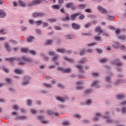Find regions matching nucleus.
<instances>
[{
    "mask_svg": "<svg viewBox=\"0 0 126 126\" xmlns=\"http://www.w3.org/2000/svg\"><path fill=\"white\" fill-rule=\"evenodd\" d=\"M126 105V100H124L123 102L121 103V106L122 107V109L118 108L117 111L121 113L122 115H125L126 114V106H124Z\"/></svg>",
    "mask_w": 126,
    "mask_h": 126,
    "instance_id": "obj_1",
    "label": "nucleus"
},
{
    "mask_svg": "<svg viewBox=\"0 0 126 126\" xmlns=\"http://www.w3.org/2000/svg\"><path fill=\"white\" fill-rule=\"evenodd\" d=\"M19 64L20 65H23L26 63V62H28V63L31 62V59L27 57H23L22 58H21L20 60H19Z\"/></svg>",
    "mask_w": 126,
    "mask_h": 126,
    "instance_id": "obj_2",
    "label": "nucleus"
},
{
    "mask_svg": "<svg viewBox=\"0 0 126 126\" xmlns=\"http://www.w3.org/2000/svg\"><path fill=\"white\" fill-rule=\"evenodd\" d=\"M46 15V13L45 12H34L33 13V17L36 18V17H44Z\"/></svg>",
    "mask_w": 126,
    "mask_h": 126,
    "instance_id": "obj_3",
    "label": "nucleus"
},
{
    "mask_svg": "<svg viewBox=\"0 0 126 126\" xmlns=\"http://www.w3.org/2000/svg\"><path fill=\"white\" fill-rule=\"evenodd\" d=\"M97 10H98L99 12H101V13H103V14H108V13H109V11L101 5L97 7Z\"/></svg>",
    "mask_w": 126,
    "mask_h": 126,
    "instance_id": "obj_4",
    "label": "nucleus"
},
{
    "mask_svg": "<svg viewBox=\"0 0 126 126\" xmlns=\"http://www.w3.org/2000/svg\"><path fill=\"white\" fill-rule=\"evenodd\" d=\"M111 63L114 64H116L117 66H123L124 63L123 62H121V61L119 59H115L114 61H111Z\"/></svg>",
    "mask_w": 126,
    "mask_h": 126,
    "instance_id": "obj_5",
    "label": "nucleus"
},
{
    "mask_svg": "<svg viewBox=\"0 0 126 126\" xmlns=\"http://www.w3.org/2000/svg\"><path fill=\"white\" fill-rule=\"evenodd\" d=\"M58 70H60V71H62L64 73H69L70 72L71 69L68 68H64L63 67H59L58 68Z\"/></svg>",
    "mask_w": 126,
    "mask_h": 126,
    "instance_id": "obj_6",
    "label": "nucleus"
},
{
    "mask_svg": "<svg viewBox=\"0 0 126 126\" xmlns=\"http://www.w3.org/2000/svg\"><path fill=\"white\" fill-rule=\"evenodd\" d=\"M30 80V77L25 76L24 78V80L22 83V85H24V86H26V85H28V84H29Z\"/></svg>",
    "mask_w": 126,
    "mask_h": 126,
    "instance_id": "obj_7",
    "label": "nucleus"
},
{
    "mask_svg": "<svg viewBox=\"0 0 126 126\" xmlns=\"http://www.w3.org/2000/svg\"><path fill=\"white\" fill-rule=\"evenodd\" d=\"M102 116L103 115L100 112L97 113L96 116L94 117L93 121H94V122H98L99 118L102 117Z\"/></svg>",
    "mask_w": 126,
    "mask_h": 126,
    "instance_id": "obj_8",
    "label": "nucleus"
},
{
    "mask_svg": "<svg viewBox=\"0 0 126 126\" xmlns=\"http://www.w3.org/2000/svg\"><path fill=\"white\" fill-rule=\"evenodd\" d=\"M77 68H78L81 73H83L84 70V66L81 64H78L76 65Z\"/></svg>",
    "mask_w": 126,
    "mask_h": 126,
    "instance_id": "obj_9",
    "label": "nucleus"
},
{
    "mask_svg": "<svg viewBox=\"0 0 126 126\" xmlns=\"http://www.w3.org/2000/svg\"><path fill=\"white\" fill-rule=\"evenodd\" d=\"M79 15H80V12L73 14L71 15V18L73 21L75 20V19H76V18H77V17L79 16Z\"/></svg>",
    "mask_w": 126,
    "mask_h": 126,
    "instance_id": "obj_10",
    "label": "nucleus"
},
{
    "mask_svg": "<svg viewBox=\"0 0 126 126\" xmlns=\"http://www.w3.org/2000/svg\"><path fill=\"white\" fill-rule=\"evenodd\" d=\"M5 49H6V50H7L8 52H9V53L11 52V51H12V48H11L10 47V46H9V44H8V43H5Z\"/></svg>",
    "mask_w": 126,
    "mask_h": 126,
    "instance_id": "obj_11",
    "label": "nucleus"
},
{
    "mask_svg": "<svg viewBox=\"0 0 126 126\" xmlns=\"http://www.w3.org/2000/svg\"><path fill=\"white\" fill-rule=\"evenodd\" d=\"M72 27L73 29H75V30H78V29H80V27L79 25L76 23H73L72 24Z\"/></svg>",
    "mask_w": 126,
    "mask_h": 126,
    "instance_id": "obj_12",
    "label": "nucleus"
},
{
    "mask_svg": "<svg viewBox=\"0 0 126 126\" xmlns=\"http://www.w3.org/2000/svg\"><path fill=\"white\" fill-rule=\"evenodd\" d=\"M64 60L69 62V63H74V59L67 57H64Z\"/></svg>",
    "mask_w": 126,
    "mask_h": 126,
    "instance_id": "obj_13",
    "label": "nucleus"
},
{
    "mask_svg": "<svg viewBox=\"0 0 126 126\" xmlns=\"http://www.w3.org/2000/svg\"><path fill=\"white\" fill-rule=\"evenodd\" d=\"M57 52L58 53H61L62 54H65L66 53V49L65 48H61V49H58L57 50Z\"/></svg>",
    "mask_w": 126,
    "mask_h": 126,
    "instance_id": "obj_14",
    "label": "nucleus"
},
{
    "mask_svg": "<svg viewBox=\"0 0 126 126\" xmlns=\"http://www.w3.org/2000/svg\"><path fill=\"white\" fill-rule=\"evenodd\" d=\"M19 3L20 6H22V7H27V4L25 3L24 1L21 0H19Z\"/></svg>",
    "mask_w": 126,
    "mask_h": 126,
    "instance_id": "obj_15",
    "label": "nucleus"
},
{
    "mask_svg": "<svg viewBox=\"0 0 126 126\" xmlns=\"http://www.w3.org/2000/svg\"><path fill=\"white\" fill-rule=\"evenodd\" d=\"M6 16V13L3 11L0 10V18H4Z\"/></svg>",
    "mask_w": 126,
    "mask_h": 126,
    "instance_id": "obj_16",
    "label": "nucleus"
},
{
    "mask_svg": "<svg viewBox=\"0 0 126 126\" xmlns=\"http://www.w3.org/2000/svg\"><path fill=\"white\" fill-rule=\"evenodd\" d=\"M103 118L107 120V123L108 124H113L114 123V121L109 117L103 116Z\"/></svg>",
    "mask_w": 126,
    "mask_h": 126,
    "instance_id": "obj_17",
    "label": "nucleus"
},
{
    "mask_svg": "<svg viewBox=\"0 0 126 126\" xmlns=\"http://www.w3.org/2000/svg\"><path fill=\"white\" fill-rule=\"evenodd\" d=\"M28 117L26 116H17L15 120H27Z\"/></svg>",
    "mask_w": 126,
    "mask_h": 126,
    "instance_id": "obj_18",
    "label": "nucleus"
},
{
    "mask_svg": "<svg viewBox=\"0 0 126 126\" xmlns=\"http://www.w3.org/2000/svg\"><path fill=\"white\" fill-rule=\"evenodd\" d=\"M64 39L65 40H71V39H73V36L71 34L66 35L64 36Z\"/></svg>",
    "mask_w": 126,
    "mask_h": 126,
    "instance_id": "obj_19",
    "label": "nucleus"
},
{
    "mask_svg": "<svg viewBox=\"0 0 126 126\" xmlns=\"http://www.w3.org/2000/svg\"><path fill=\"white\" fill-rule=\"evenodd\" d=\"M44 86L47 88H49V89L53 88V84L44 83Z\"/></svg>",
    "mask_w": 126,
    "mask_h": 126,
    "instance_id": "obj_20",
    "label": "nucleus"
},
{
    "mask_svg": "<svg viewBox=\"0 0 126 126\" xmlns=\"http://www.w3.org/2000/svg\"><path fill=\"white\" fill-rule=\"evenodd\" d=\"M118 39L121 40V41H126V36L124 35H121L118 36Z\"/></svg>",
    "mask_w": 126,
    "mask_h": 126,
    "instance_id": "obj_21",
    "label": "nucleus"
},
{
    "mask_svg": "<svg viewBox=\"0 0 126 126\" xmlns=\"http://www.w3.org/2000/svg\"><path fill=\"white\" fill-rule=\"evenodd\" d=\"M98 84H99V81H93L91 87H95L97 86L98 85Z\"/></svg>",
    "mask_w": 126,
    "mask_h": 126,
    "instance_id": "obj_22",
    "label": "nucleus"
},
{
    "mask_svg": "<svg viewBox=\"0 0 126 126\" xmlns=\"http://www.w3.org/2000/svg\"><path fill=\"white\" fill-rule=\"evenodd\" d=\"M124 97H125V95L122 94H120L117 95V99H118V100H122V99H123V98H124Z\"/></svg>",
    "mask_w": 126,
    "mask_h": 126,
    "instance_id": "obj_23",
    "label": "nucleus"
},
{
    "mask_svg": "<svg viewBox=\"0 0 126 126\" xmlns=\"http://www.w3.org/2000/svg\"><path fill=\"white\" fill-rule=\"evenodd\" d=\"M119 46L120 43L119 42H115L113 44V47H114V48L115 49H120V47H119Z\"/></svg>",
    "mask_w": 126,
    "mask_h": 126,
    "instance_id": "obj_24",
    "label": "nucleus"
},
{
    "mask_svg": "<svg viewBox=\"0 0 126 126\" xmlns=\"http://www.w3.org/2000/svg\"><path fill=\"white\" fill-rule=\"evenodd\" d=\"M95 32H97V33H103V30L98 27L95 29Z\"/></svg>",
    "mask_w": 126,
    "mask_h": 126,
    "instance_id": "obj_25",
    "label": "nucleus"
},
{
    "mask_svg": "<svg viewBox=\"0 0 126 126\" xmlns=\"http://www.w3.org/2000/svg\"><path fill=\"white\" fill-rule=\"evenodd\" d=\"M105 81L107 83H111V82H112L111 78L109 76H107L105 79Z\"/></svg>",
    "mask_w": 126,
    "mask_h": 126,
    "instance_id": "obj_26",
    "label": "nucleus"
},
{
    "mask_svg": "<svg viewBox=\"0 0 126 126\" xmlns=\"http://www.w3.org/2000/svg\"><path fill=\"white\" fill-rule=\"evenodd\" d=\"M17 59L16 58H6L5 61H9V62H14V61H16Z\"/></svg>",
    "mask_w": 126,
    "mask_h": 126,
    "instance_id": "obj_27",
    "label": "nucleus"
},
{
    "mask_svg": "<svg viewBox=\"0 0 126 126\" xmlns=\"http://www.w3.org/2000/svg\"><path fill=\"white\" fill-rule=\"evenodd\" d=\"M33 40H34V37L33 36H30L27 38V41L29 43H31V42H33Z\"/></svg>",
    "mask_w": 126,
    "mask_h": 126,
    "instance_id": "obj_28",
    "label": "nucleus"
},
{
    "mask_svg": "<svg viewBox=\"0 0 126 126\" xmlns=\"http://www.w3.org/2000/svg\"><path fill=\"white\" fill-rule=\"evenodd\" d=\"M85 63H86V59H85V58L82 59L78 60V63L83 64Z\"/></svg>",
    "mask_w": 126,
    "mask_h": 126,
    "instance_id": "obj_29",
    "label": "nucleus"
},
{
    "mask_svg": "<svg viewBox=\"0 0 126 126\" xmlns=\"http://www.w3.org/2000/svg\"><path fill=\"white\" fill-rule=\"evenodd\" d=\"M56 100H57V101H60V102H61V103H64L63 96H61V97L57 96L56 97Z\"/></svg>",
    "mask_w": 126,
    "mask_h": 126,
    "instance_id": "obj_30",
    "label": "nucleus"
},
{
    "mask_svg": "<svg viewBox=\"0 0 126 126\" xmlns=\"http://www.w3.org/2000/svg\"><path fill=\"white\" fill-rule=\"evenodd\" d=\"M5 81L8 83V84H11L12 81V79L11 78H6L5 79Z\"/></svg>",
    "mask_w": 126,
    "mask_h": 126,
    "instance_id": "obj_31",
    "label": "nucleus"
},
{
    "mask_svg": "<svg viewBox=\"0 0 126 126\" xmlns=\"http://www.w3.org/2000/svg\"><path fill=\"white\" fill-rule=\"evenodd\" d=\"M35 24L38 26H41V24H43V21L38 20L35 22Z\"/></svg>",
    "mask_w": 126,
    "mask_h": 126,
    "instance_id": "obj_32",
    "label": "nucleus"
},
{
    "mask_svg": "<svg viewBox=\"0 0 126 126\" xmlns=\"http://www.w3.org/2000/svg\"><path fill=\"white\" fill-rule=\"evenodd\" d=\"M54 43V40L51 39V40H48L46 41V45H52Z\"/></svg>",
    "mask_w": 126,
    "mask_h": 126,
    "instance_id": "obj_33",
    "label": "nucleus"
},
{
    "mask_svg": "<svg viewBox=\"0 0 126 126\" xmlns=\"http://www.w3.org/2000/svg\"><path fill=\"white\" fill-rule=\"evenodd\" d=\"M73 6V3H68L66 4V7L67 8H71V7Z\"/></svg>",
    "mask_w": 126,
    "mask_h": 126,
    "instance_id": "obj_34",
    "label": "nucleus"
},
{
    "mask_svg": "<svg viewBox=\"0 0 126 126\" xmlns=\"http://www.w3.org/2000/svg\"><path fill=\"white\" fill-rule=\"evenodd\" d=\"M122 81L123 80L120 79L116 81L114 84L115 87H116V86H118V85H119L120 83H121Z\"/></svg>",
    "mask_w": 126,
    "mask_h": 126,
    "instance_id": "obj_35",
    "label": "nucleus"
},
{
    "mask_svg": "<svg viewBox=\"0 0 126 126\" xmlns=\"http://www.w3.org/2000/svg\"><path fill=\"white\" fill-rule=\"evenodd\" d=\"M35 32L36 34H37L38 35H42V31H40V29H36L35 30Z\"/></svg>",
    "mask_w": 126,
    "mask_h": 126,
    "instance_id": "obj_36",
    "label": "nucleus"
},
{
    "mask_svg": "<svg viewBox=\"0 0 126 126\" xmlns=\"http://www.w3.org/2000/svg\"><path fill=\"white\" fill-rule=\"evenodd\" d=\"M63 98V101L64 103L65 101H68V100H69V97H68V96L67 95H64L63 96H62Z\"/></svg>",
    "mask_w": 126,
    "mask_h": 126,
    "instance_id": "obj_37",
    "label": "nucleus"
},
{
    "mask_svg": "<svg viewBox=\"0 0 126 126\" xmlns=\"http://www.w3.org/2000/svg\"><path fill=\"white\" fill-rule=\"evenodd\" d=\"M32 1L33 3H34V5H35V4H40L41 3V0H33Z\"/></svg>",
    "mask_w": 126,
    "mask_h": 126,
    "instance_id": "obj_38",
    "label": "nucleus"
},
{
    "mask_svg": "<svg viewBox=\"0 0 126 126\" xmlns=\"http://www.w3.org/2000/svg\"><path fill=\"white\" fill-rule=\"evenodd\" d=\"M107 19H108V20H114V19H115V17L114 16H111L110 15H108Z\"/></svg>",
    "mask_w": 126,
    "mask_h": 126,
    "instance_id": "obj_39",
    "label": "nucleus"
},
{
    "mask_svg": "<svg viewBox=\"0 0 126 126\" xmlns=\"http://www.w3.org/2000/svg\"><path fill=\"white\" fill-rule=\"evenodd\" d=\"M15 72L17 74H20V73H22V71L20 69H16L15 70Z\"/></svg>",
    "mask_w": 126,
    "mask_h": 126,
    "instance_id": "obj_40",
    "label": "nucleus"
},
{
    "mask_svg": "<svg viewBox=\"0 0 126 126\" xmlns=\"http://www.w3.org/2000/svg\"><path fill=\"white\" fill-rule=\"evenodd\" d=\"M29 53H30L31 55H32V56H36V55H37V53L34 50L29 51Z\"/></svg>",
    "mask_w": 126,
    "mask_h": 126,
    "instance_id": "obj_41",
    "label": "nucleus"
},
{
    "mask_svg": "<svg viewBox=\"0 0 126 126\" xmlns=\"http://www.w3.org/2000/svg\"><path fill=\"white\" fill-rule=\"evenodd\" d=\"M58 59H59V55H56L55 57H54L52 60V62H53V63H55V62H56V61H58Z\"/></svg>",
    "mask_w": 126,
    "mask_h": 126,
    "instance_id": "obj_42",
    "label": "nucleus"
},
{
    "mask_svg": "<svg viewBox=\"0 0 126 126\" xmlns=\"http://www.w3.org/2000/svg\"><path fill=\"white\" fill-rule=\"evenodd\" d=\"M53 8H54V9H60L61 7L60 6V5H53L52 6Z\"/></svg>",
    "mask_w": 126,
    "mask_h": 126,
    "instance_id": "obj_43",
    "label": "nucleus"
},
{
    "mask_svg": "<svg viewBox=\"0 0 126 126\" xmlns=\"http://www.w3.org/2000/svg\"><path fill=\"white\" fill-rule=\"evenodd\" d=\"M78 18L79 19H80V20H83V19L85 18V16L82 14H80V16H79Z\"/></svg>",
    "mask_w": 126,
    "mask_h": 126,
    "instance_id": "obj_44",
    "label": "nucleus"
},
{
    "mask_svg": "<svg viewBox=\"0 0 126 126\" xmlns=\"http://www.w3.org/2000/svg\"><path fill=\"white\" fill-rule=\"evenodd\" d=\"M108 61H109V60L108 59L104 58V59L100 60V62L102 63H107V62H108Z\"/></svg>",
    "mask_w": 126,
    "mask_h": 126,
    "instance_id": "obj_45",
    "label": "nucleus"
},
{
    "mask_svg": "<svg viewBox=\"0 0 126 126\" xmlns=\"http://www.w3.org/2000/svg\"><path fill=\"white\" fill-rule=\"evenodd\" d=\"M63 126H69L70 125V122L68 121H64L63 122Z\"/></svg>",
    "mask_w": 126,
    "mask_h": 126,
    "instance_id": "obj_46",
    "label": "nucleus"
},
{
    "mask_svg": "<svg viewBox=\"0 0 126 126\" xmlns=\"http://www.w3.org/2000/svg\"><path fill=\"white\" fill-rule=\"evenodd\" d=\"M86 6V5L85 4H80L78 5V7L80 9H83V8H84V7H85Z\"/></svg>",
    "mask_w": 126,
    "mask_h": 126,
    "instance_id": "obj_47",
    "label": "nucleus"
},
{
    "mask_svg": "<svg viewBox=\"0 0 126 126\" xmlns=\"http://www.w3.org/2000/svg\"><path fill=\"white\" fill-rule=\"evenodd\" d=\"M62 20L63 21H65L66 20H69V16H68V14H67V16L65 18H63Z\"/></svg>",
    "mask_w": 126,
    "mask_h": 126,
    "instance_id": "obj_48",
    "label": "nucleus"
},
{
    "mask_svg": "<svg viewBox=\"0 0 126 126\" xmlns=\"http://www.w3.org/2000/svg\"><path fill=\"white\" fill-rule=\"evenodd\" d=\"M21 51L23 53H29V50L26 48H22Z\"/></svg>",
    "mask_w": 126,
    "mask_h": 126,
    "instance_id": "obj_49",
    "label": "nucleus"
},
{
    "mask_svg": "<svg viewBox=\"0 0 126 126\" xmlns=\"http://www.w3.org/2000/svg\"><path fill=\"white\" fill-rule=\"evenodd\" d=\"M3 69L5 72L6 73H9V69L8 68H5L4 67H3Z\"/></svg>",
    "mask_w": 126,
    "mask_h": 126,
    "instance_id": "obj_50",
    "label": "nucleus"
},
{
    "mask_svg": "<svg viewBox=\"0 0 126 126\" xmlns=\"http://www.w3.org/2000/svg\"><path fill=\"white\" fill-rule=\"evenodd\" d=\"M96 51H97V52L98 54H102V53H103V50H102L101 49H96Z\"/></svg>",
    "mask_w": 126,
    "mask_h": 126,
    "instance_id": "obj_51",
    "label": "nucleus"
},
{
    "mask_svg": "<svg viewBox=\"0 0 126 126\" xmlns=\"http://www.w3.org/2000/svg\"><path fill=\"white\" fill-rule=\"evenodd\" d=\"M94 39L96 41H101V39H102V37L100 36H95Z\"/></svg>",
    "mask_w": 126,
    "mask_h": 126,
    "instance_id": "obj_52",
    "label": "nucleus"
},
{
    "mask_svg": "<svg viewBox=\"0 0 126 126\" xmlns=\"http://www.w3.org/2000/svg\"><path fill=\"white\" fill-rule=\"evenodd\" d=\"M55 29L56 30H57L58 31H60L62 30V27H59V26H55Z\"/></svg>",
    "mask_w": 126,
    "mask_h": 126,
    "instance_id": "obj_53",
    "label": "nucleus"
},
{
    "mask_svg": "<svg viewBox=\"0 0 126 126\" xmlns=\"http://www.w3.org/2000/svg\"><path fill=\"white\" fill-rule=\"evenodd\" d=\"M49 55L50 56H52V57H55V56H56V53H55L53 51H50L49 52Z\"/></svg>",
    "mask_w": 126,
    "mask_h": 126,
    "instance_id": "obj_54",
    "label": "nucleus"
},
{
    "mask_svg": "<svg viewBox=\"0 0 126 126\" xmlns=\"http://www.w3.org/2000/svg\"><path fill=\"white\" fill-rule=\"evenodd\" d=\"M77 84L79 85V86H81L83 84V81H80L79 82H77Z\"/></svg>",
    "mask_w": 126,
    "mask_h": 126,
    "instance_id": "obj_55",
    "label": "nucleus"
},
{
    "mask_svg": "<svg viewBox=\"0 0 126 126\" xmlns=\"http://www.w3.org/2000/svg\"><path fill=\"white\" fill-rule=\"evenodd\" d=\"M91 91H92L91 89L85 91V94H90V93H91Z\"/></svg>",
    "mask_w": 126,
    "mask_h": 126,
    "instance_id": "obj_56",
    "label": "nucleus"
},
{
    "mask_svg": "<svg viewBox=\"0 0 126 126\" xmlns=\"http://www.w3.org/2000/svg\"><path fill=\"white\" fill-rule=\"evenodd\" d=\"M86 50H82L80 51V55L81 56H83L85 54Z\"/></svg>",
    "mask_w": 126,
    "mask_h": 126,
    "instance_id": "obj_57",
    "label": "nucleus"
},
{
    "mask_svg": "<svg viewBox=\"0 0 126 126\" xmlns=\"http://www.w3.org/2000/svg\"><path fill=\"white\" fill-rule=\"evenodd\" d=\"M75 118H76V119H81V115L80 114H76L75 115Z\"/></svg>",
    "mask_w": 126,
    "mask_h": 126,
    "instance_id": "obj_58",
    "label": "nucleus"
},
{
    "mask_svg": "<svg viewBox=\"0 0 126 126\" xmlns=\"http://www.w3.org/2000/svg\"><path fill=\"white\" fill-rule=\"evenodd\" d=\"M86 52H87V53H92V52H93V49H87L86 50Z\"/></svg>",
    "mask_w": 126,
    "mask_h": 126,
    "instance_id": "obj_59",
    "label": "nucleus"
},
{
    "mask_svg": "<svg viewBox=\"0 0 126 126\" xmlns=\"http://www.w3.org/2000/svg\"><path fill=\"white\" fill-rule=\"evenodd\" d=\"M33 5H35V4L34 3V2H33V1L32 3H30L28 4L29 7H31V6H33Z\"/></svg>",
    "mask_w": 126,
    "mask_h": 126,
    "instance_id": "obj_60",
    "label": "nucleus"
},
{
    "mask_svg": "<svg viewBox=\"0 0 126 126\" xmlns=\"http://www.w3.org/2000/svg\"><path fill=\"white\" fill-rule=\"evenodd\" d=\"M93 75L95 77H97L99 75V73L94 72L93 73Z\"/></svg>",
    "mask_w": 126,
    "mask_h": 126,
    "instance_id": "obj_61",
    "label": "nucleus"
},
{
    "mask_svg": "<svg viewBox=\"0 0 126 126\" xmlns=\"http://www.w3.org/2000/svg\"><path fill=\"white\" fill-rule=\"evenodd\" d=\"M27 102H28V106H30L31 105H32V101H31V100H28Z\"/></svg>",
    "mask_w": 126,
    "mask_h": 126,
    "instance_id": "obj_62",
    "label": "nucleus"
},
{
    "mask_svg": "<svg viewBox=\"0 0 126 126\" xmlns=\"http://www.w3.org/2000/svg\"><path fill=\"white\" fill-rule=\"evenodd\" d=\"M47 114H48V115H53V114H54V112H53V111H52L51 110H49L47 112Z\"/></svg>",
    "mask_w": 126,
    "mask_h": 126,
    "instance_id": "obj_63",
    "label": "nucleus"
},
{
    "mask_svg": "<svg viewBox=\"0 0 126 126\" xmlns=\"http://www.w3.org/2000/svg\"><path fill=\"white\" fill-rule=\"evenodd\" d=\"M59 108H61V109H63L65 107V106H64V105H63V104H60L58 106Z\"/></svg>",
    "mask_w": 126,
    "mask_h": 126,
    "instance_id": "obj_64",
    "label": "nucleus"
}]
</instances>
